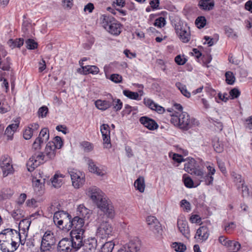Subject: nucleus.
I'll return each mask as SVG.
<instances>
[{"instance_id": "1", "label": "nucleus", "mask_w": 252, "mask_h": 252, "mask_svg": "<svg viewBox=\"0 0 252 252\" xmlns=\"http://www.w3.org/2000/svg\"><path fill=\"white\" fill-rule=\"evenodd\" d=\"M20 242V233L15 229L6 228L0 232V249L2 252H15Z\"/></svg>"}, {"instance_id": "2", "label": "nucleus", "mask_w": 252, "mask_h": 252, "mask_svg": "<svg viewBox=\"0 0 252 252\" xmlns=\"http://www.w3.org/2000/svg\"><path fill=\"white\" fill-rule=\"evenodd\" d=\"M171 116L170 122L171 124L184 130H188L199 124L196 119L191 118L189 114L186 112H182L181 114L175 112Z\"/></svg>"}, {"instance_id": "3", "label": "nucleus", "mask_w": 252, "mask_h": 252, "mask_svg": "<svg viewBox=\"0 0 252 252\" xmlns=\"http://www.w3.org/2000/svg\"><path fill=\"white\" fill-rule=\"evenodd\" d=\"M68 224H66L64 226L65 231H67L72 229L70 233V237H77L79 240L82 241L85 232L84 219L79 216H76L72 219L70 216Z\"/></svg>"}, {"instance_id": "4", "label": "nucleus", "mask_w": 252, "mask_h": 252, "mask_svg": "<svg viewBox=\"0 0 252 252\" xmlns=\"http://www.w3.org/2000/svg\"><path fill=\"white\" fill-rule=\"evenodd\" d=\"M102 26L110 33L114 35H119L122 31V24L113 17L103 15L100 17Z\"/></svg>"}, {"instance_id": "5", "label": "nucleus", "mask_w": 252, "mask_h": 252, "mask_svg": "<svg viewBox=\"0 0 252 252\" xmlns=\"http://www.w3.org/2000/svg\"><path fill=\"white\" fill-rule=\"evenodd\" d=\"M82 245V241L77 237L71 239L63 238L59 241L57 250L58 252H74L77 251Z\"/></svg>"}, {"instance_id": "6", "label": "nucleus", "mask_w": 252, "mask_h": 252, "mask_svg": "<svg viewBox=\"0 0 252 252\" xmlns=\"http://www.w3.org/2000/svg\"><path fill=\"white\" fill-rule=\"evenodd\" d=\"M95 233L97 238L106 239L113 235V228L108 221L103 220L97 226Z\"/></svg>"}, {"instance_id": "7", "label": "nucleus", "mask_w": 252, "mask_h": 252, "mask_svg": "<svg viewBox=\"0 0 252 252\" xmlns=\"http://www.w3.org/2000/svg\"><path fill=\"white\" fill-rule=\"evenodd\" d=\"M86 193L97 206L107 198L101 190L95 186L88 188Z\"/></svg>"}, {"instance_id": "8", "label": "nucleus", "mask_w": 252, "mask_h": 252, "mask_svg": "<svg viewBox=\"0 0 252 252\" xmlns=\"http://www.w3.org/2000/svg\"><path fill=\"white\" fill-rule=\"evenodd\" d=\"M70 216L68 213L63 211L56 212L53 217L54 222L58 227L65 231L64 226L70 221Z\"/></svg>"}, {"instance_id": "9", "label": "nucleus", "mask_w": 252, "mask_h": 252, "mask_svg": "<svg viewBox=\"0 0 252 252\" xmlns=\"http://www.w3.org/2000/svg\"><path fill=\"white\" fill-rule=\"evenodd\" d=\"M56 239L54 233L51 231L45 232L42 238L40 249L43 252H49L55 244Z\"/></svg>"}, {"instance_id": "10", "label": "nucleus", "mask_w": 252, "mask_h": 252, "mask_svg": "<svg viewBox=\"0 0 252 252\" xmlns=\"http://www.w3.org/2000/svg\"><path fill=\"white\" fill-rule=\"evenodd\" d=\"M47 161L48 160L43 153L41 152L35 154L29 159L27 162L28 170L32 172L40 164H43Z\"/></svg>"}, {"instance_id": "11", "label": "nucleus", "mask_w": 252, "mask_h": 252, "mask_svg": "<svg viewBox=\"0 0 252 252\" xmlns=\"http://www.w3.org/2000/svg\"><path fill=\"white\" fill-rule=\"evenodd\" d=\"M49 139V130L47 128H42L38 136L35 139L32 146V148L34 150H39L42 146L46 143Z\"/></svg>"}, {"instance_id": "12", "label": "nucleus", "mask_w": 252, "mask_h": 252, "mask_svg": "<svg viewBox=\"0 0 252 252\" xmlns=\"http://www.w3.org/2000/svg\"><path fill=\"white\" fill-rule=\"evenodd\" d=\"M103 212L107 218L112 219L115 216V212L112 203L108 198H106L97 206Z\"/></svg>"}, {"instance_id": "13", "label": "nucleus", "mask_w": 252, "mask_h": 252, "mask_svg": "<svg viewBox=\"0 0 252 252\" xmlns=\"http://www.w3.org/2000/svg\"><path fill=\"white\" fill-rule=\"evenodd\" d=\"M0 166L4 177L13 173L14 169L11 164V159L8 156H3L1 157Z\"/></svg>"}, {"instance_id": "14", "label": "nucleus", "mask_w": 252, "mask_h": 252, "mask_svg": "<svg viewBox=\"0 0 252 252\" xmlns=\"http://www.w3.org/2000/svg\"><path fill=\"white\" fill-rule=\"evenodd\" d=\"M141 247L138 240H130L121 247L117 252H138Z\"/></svg>"}, {"instance_id": "15", "label": "nucleus", "mask_w": 252, "mask_h": 252, "mask_svg": "<svg viewBox=\"0 0 252 252\" xmlns=\"http://www.w3.org/2000/svg\"><path fill=\"white\" fill-rule=\"evenodd\" d=\"M175 30L180 39L184 43L188 42L190 39V33L189 27L181 25L176 26Z\"/></svg>"}, {"instance_id": "16", "label": "nucleus", "mask_w": 252, "mask_h": 252, "mask_svg": "<svg viewBox=\"0 0 252 252\" xmlns=\"http://www.w3.org/2000/svg\"><path fill=\"white\" fill-rule=\"evenodd\" d=\"M70 176L73 186L76 189H79L83 184L85 180L81 177V173L79 171L72 169L68 171Z\"/></svg>"}, {"instance_id": "17", "label": "nucleus", "mask_w": 252, "mask_h": 252, "mask_svg": "<svg viewBox=\"0 0 252 252\" xmlns=\"http://www.w3.org/2000/svg\"><path fill=\"white\" fill-rule=\"evenodd\" d=\"M177 226L182 235L189 239L190 237V231L188 223L185 218H182L178 220Z\"/></svg>"}, {"instance_id": "18", "label": "nucleus", "mask_w": 252, "mask_h": 252, "mask_svg": "<svg viewBox=\"0 0 252 252\" xmlns=\"http://www.w3.org/2000/svg\"><path fill=\"white\" fill-rule=\"evenodd\" d=\"M104 147L106 148L111 147L109 126L107 124H103L100 126Z\"/></svg>"}, {"instance_id": "19", "label": "nucleus", "mask_w": 252, "mask_h": 252, "mask_svg": "<svg viewBox=\"0 0 252 252\" xmlns=\"http://www.w3.org/2000/svg\"><path fill=\"white\" fill-rule=\"evenodd\" d=\"M147 224L155 233L160 234L161 233V227L157 218L154 216H148L146 219Z\"/></svg>"}, {"instance_id": "20", "label": "nucleus", "mask_w": 252, "mask_h": 252, "mask_svg": "<svg viewBox=\"0 0 252 252\" xmlns=\"http://www.w3.org/2000/svg\"><path fill=\"white\" fill-rule=\"evenodd\" d=\"M39 128L38 123H35L29 125L25 129L23 132V137L26 140L30 139L33 135L37 132Z\"/></svg>"}, {"instance_id": "21", "label": "nucleus", "mask_w": 252, "mask_h": 252, "mask_svg": "<svg viewBox=\"0 0 252 252\" xmlns=\"http://www.w3.org/2000/svg\"><path fill=\"white\" fill-rule=\"evenodd\" d=\"M86 161L88 165L89 170L91 172L95 173L99 176H103L105 175V171L97 167L93 159L90 158H86Z\"/></svg>"}, {"instance_id": "22", "label": "nucleus", "mask_w": 252, "mask_h": 252, "mask_svg": "<svg viewBox=\"0 0 252 252\" xmlns=\"http://www.w3.org/2000/svg\"><path fill=\"white\" fill-rule=\"evenodd\" d=\"M209 235V230L207 226H200L196 231L194 238L198 241L206 240Z\"/></svg>"}, {"instance_id": "23", "label": "nucleus", "mask_w": 252, "mask_h": 252, "mask_svg": "<svg viewBox=\"0 0 252 252\" xmlns=\"http://www.w3.org/2000/svg\"><path fill=\"white\" fill-rule=\"evenodd\" d=\"M55 146V144L53 142H49L46 144L43 153L48 160L53 159L56 156V149Z\"/></svg>"}, {"instance_id": "24", "label": "nucleus", "mask_w": 252, "mask_h": 252, "mask_svg": "<svg viewBox=\"0 0 252 252\" xmlns=\"http://www.w3.org/2000/svg\"><path fill=\"white\" fill-rule=\"evenodd\" d=\"M83 250L86 252H94L95 250L97 247V241L94 238L88 239L85 240L84 242H82Z\"/></svg>"}, {"instance_id": "25", "label": "nucleus", "mask_w": 252, "mask_h": 252, "mask_svg": "<svg viewBox=\"0 0 252 252\" xmlns=\"http://www.w3.org/2000/svg\"><path fill=\"white\" fill-rule=\"evenodd\" d=\"M139 122L150 130H155L158 127V124L154 120L146 116L141 117L139 119Z\"/></svg>"}, {"instance_id": "26", "label": "nucleus", "mask_w": 252, "mask_h": 252, "mask_svg": "<svg viewBox=\"0 0 252 252\" xmlns=\"http://www.w3.org/2000/svg\"><path fill=\"white\" fill-rule=\"evenodd\" d=\"M215 3L213 0H199L198 6L202 10H211L213 9Z\"/></svg>"}, {"instance_id": "27", "label": "nucleus", "mask_w": 252, "mask_h": 252, "mask_svg": "<svg viewBox=\"0 0 252 252\" xmlns=\"http://www.w3.org/2000/svg\"><path fill=\"white\" fill-rule=\"evenodd\" d=\"M96 107L101 110H105L111 106L110 98L108 100L98 99L95 101Z\"/></svg>"}, {"instance_id": "28", "label": "nucleus", "mask_w": 252, "mask_h": 252, "mask_svg": "<svg viewBox=\"0 0 252 252\" xmlns=\"http://www.w3.org/2000/svg\"><path fill=\"white\" fill-rule=\"evenodd\" d=\"M90 210L86 208L83 204L79 205L77 209V216L84 219H88L89 217Z\"/></svg>"}, {"instance_id": "29", "label": "nucleus", "mask_w": 252, "mask_h": 252, "mask_svg": "<svg viewBox=\"0 0 252 252\" xmlns=\"http://www.w3.org/2000/svg\"><path fill=\"white\" fill-rule=\"evenodd\" d=\"M64 177L63 174L59 173H56L51 179L52 185L56 188H60L62 185V179Z\"/></svg>"}, {"instance_id": "30", "label": "nucleus", "mask_w": 252, "mask_h": 252, "mask_svg": "<svg viewBox=\"0 0 252 252\" xmlns=\"http://www.w3.org/2000/svg\"><path fill=\"white\" fill-rule=\"evenodd\" d=\"M134 186L136 190H138L140 192H143L145 188L144 177L140 176L135 181Z\"/></svg>"}, {"instance_id": "31", "label": "nucleus", "mask_w": 252, "mask_h": 252, "mask_svg": "<svg viewBox=\"0 0 252 252\" xmlns=\"http://www.w3.org/2000/svg\"><path fill=\"white\" fill-rule=\"evenodd\" d=\"M84 74L91 73L92 74H97L99 72V69L95 65H86L82 66Z\"/></svg>"}, {"instance_id": "32", "label": "nucleus", "mask_w": 252, "mask_h": 252, "mask_svg": "<svg viewBox=\"0 0 252 252\" xmlns=\"http://www.w3.org/2000/svg\"><path fill=\"white\" fill-rule=\"evenodd\" d=\"M115 246L113 241L105 242L101 247L98 252H112Z\"/></svg>"}, {"instance_id": "33", "label": "nucleus", "mask_w": 252, "mask_h": 252, "mask_svg": "<svg viewBox=\"0 0 252 252\" xmlns=\"http://www.w3.org/2000/svg\"><path fill=\"white\" fill-rule=\"evenodd\" d=\"M7 44L12 49L16 47L20 48L24 44V39L23 38H17L15 40L11 39L8 41Z\"/></svg>"}, {"instance_id": "34", "label": "nucleus", "mask_w": 252, "mask_h": 252, "mask_svg": "<svg viewBox=\"0 0 252 252\" xmlns=\"http://www.w3.org/2000/svg\"><path fill=\"white\" fill-rule=\"evenodd\" d=\"M110 102H111V106L113 105L114 110L118 111L120 110L123 106V102L120 99L114 98L110 94Z\"/></svg>"}, {"instance_id": "35", "label": "nucleus", "mask_w": 252, "mask_h": 252, "mask_svg": "<svg viewBox=\"0 0 252 252\" xmlns=\"http://www.w3.org/2000/svg\"><path fill=\"white\" fill-rule=\"evenodd\" d=\"M123 94L127 97L133 100H140L141 99L138 93L133 92L128 90H125L123 91Z\"/></svg>"}, {"instance_id": "36", "label": "nucleus", "mask_w": 252, "mask_h": 252, "mask_svg": "<svg viewBox=\"0 0 252 252\" xmlns=\"http://www.w3.org/2000/svg\"><path fill=\"white\" fill-rule=\"evenodd\" d=\"M14 192L9 188H4L1 189L0 192V197L2 199L10 198L13 195Z\"/></svg>"}, {"instance_id": "37", "label": "nucleus", "mask_w": 252, "mask_h": 252, "mask_svg": "<svg viewBox=\"0 0 252 252\" xmlns=\"http://www.w3.org/2000/svg\"><path fill=\"white\" fill-rule=\"evenodd\" d=\"M31 221L29 219H23L20 221L19 227L20 230L23 231L24 232L29 230Z\"/></svg>"}, {"instance_id": "38", "label": "nucleus", "mask_w": 252, "mask_h": 252, "mask_svg": "<svg viewBox=\"0 0 252 252\" xmlns=\"http://www.w3.org/2000/svg\"><path fill=\"white\" fill-rule=\"evenodd\" d=\"M175 85L176 87L180 91L183 95L187 98H189L190 97V93L187 90L186 85H183L180 82L176 83Z\"/></svg>"}, {"instance_id": "39", "label": "nucleus", "mask_w": 252, "mask_h": 252, "mask_svg": "<svg viewBox=\"0 0 252 252\" xmlns=\"http://www.w3.org/2000/svg\"><path fill=\"white\" fill-rule=\"evenodd\" d=\"M195 168V161L194 160H190L185 163V170L190 174H192V172Z\"/></svg>"}, {"instance_id": "40", "label": "nucleus", "mask_w": 252, "mask_h": 252, "mask_svg": "<svg viewBox=\"0 0 252 252\" xmlns=\"http://www.w3.org/2000/svg\"><path fill=\"white\" fill-rule=\"evenodd\" d=\"M20 244L22 246H26L27 249H32L34 247V240L33 238L21 239Z\"/></svg>"}, {"instance_id": "41", "label": "nucleus", "mask_w": 252, "mask_h": 252, "mask_svg": "<svg viewBox=\"0 0 252 252\" xmlns=\"http://www.w3.org/2000/svg\"><path fill=\"white\" fill-rule=\"evenodd\" d=\"M225 81L227 84L232 85L235 82V77L231 71H227L225 74Z\"/></svg>"}, {"instance_id": "42", "label": "nucleus", "mask_w": 252, "mask_h": 252, "mask_svg": "<svg viewBox=\"0 0 252 252\" xmlns=\"http://www.w3.org/2000/svg\"><path fill=\"white\" fill-rule=\"evenodd\" d=\"M214 180L213 177L209 174H204L201 180H200V182L197 184V186L200 184V182H204L205 183V185L207 186H209L213 184Z\"/></svg>"}, {"instance_id": "43", "label": "nucleus", "mask_w": 252, "mask_h": 252, "mask_svg": "<svg viewBox=\"0 0 252 252\" xmlns=\"http://www.w3.org/2000/svg\"><path fill=\"white\" fill-rule=\"evenodd\" d=\"M171 247L177 252H184L187 249L186 245L181 243H173Z\"/></svg>"}, {"instance_id": "44", "label": "nucleus", "mask_w": 252, "mask_h": 252, "mask_svg": "<svg viewBox=\"0 0 252 252\" xmlns=\"http://www.w3.org/2000/svg\"><path fill=\"white\" fill-rule=\"evenodd\" d=\"M11 62L9 58H7L3 62H0V68L4 71H9L11 68Z\"/></svg>"}, {"instance_id": "45", "label": "nucleus", "mask_w": 252, "mask_h": 252, "mask_svg": "<svg viewBox=\"0 0 252 252\" xmlns=\"http://www.w3.org/2000/svg\"><path fill=\"white\" fill-rule=\"evenodd\" d=\"M106 78L117 84L122 83L123 80L122 76L121 75L116 73L111 74L109 77L106 76Z\"/></svg>"}, {"instance_id": "46", "label": "nucleus", "mask_w": 252, "mask_h": 252, "mask_svg": "<svg viewBox=\"0 0 252 252\" xmlns=\"http://www.w3.org/2000/svg\"><path fill=\"white\" fill-rule=\"evenodd\" d=\"M219 241L221 245L226 247H231L233 243V241L228 240L223 236H220L219 238Z\"/></svg>"}, {"instance_id": "47", "label": "nucleus", "mask_w": 252, "mask_h": 252, "mask_svg": "<svg viewBox=\"0 0 252 252\" xmlns=\"http://www.w3.org/2000/svg\"><path fill=\"white\" fill-rule=\"evenodd\" d=\"M195 24L199 28H203L206 24V20L204 16L198 17L195 20Z\"/></svg>"}, {"instance_id": "48", "label": "nucleus", "mask_w": 252, "mask_h": 252, "mask_svg": "<svg viewBox=\"0 0 252 252\" xmlns=\"http://www.w3.org/2000/svg\"><path fill=\"white\" fill-rule=\"evenodd\" d=\"M23 211L20 209H14L12 212V216L16 220H20L23 216Z\"/></svg>"}, {"instance_id": "49", "label": "nucleus", "mask_w": 252, "mask_h": 252, "mask_svg": "<svg viewBox=\"0 0 252 252\" xmlns=\"http://www.w3.org/2000/svg\"><path fill=\"white\" fill-rule=\"evenodd\" d=\"M144 104L149 108L152 110H154L155 106H156V103H155L152 99L149 98H145L143 99Z\"/></svg>"}, {"instance_id": "50", "label": "nucleus", "mask_w": 252, "mask_h": 252, "mask_svg": "<svg viewBox=\"0 0 252 252\" xmlns=\"http://www.w3.org/2000/svg\"><path fill=\"white\" fill-rule=\"evenodd\" d=\"M26 47L28 49L33 50L37 48V44L34 40L28 39L26 41Z\"/></svg>"}, {"instance_id": "51", "label": "nucleus", "mask_w": 252, "mask_h": 252, "mask_svg": "<svg viewBox=\"0 0 252 252\" xmlns=\"http://www.w3.org/2000/svg\"><path fill=\"white\" fill-rule=\"evenodd\" d=\"M166 21L164 17H160L157 18L154 23V25L158 28H162L165 25Z\"/></svg>"}, {"instance_id": "52", "label": "nucleus", "mask_w": 252, "mask_h": 252, "mask_svg": "<svg viewBox=\"0 0 252 252\" xmlns=\"http://www.w3.org/2000/svg\"><path fill=\"white\" fill-rule=\"evenodd\" d=\"M241 94L240 91L237 88H233L229 92V97L230 99H233L238 97Z\"/></svg>"}, {"instance_id": "53", "label": "nucleus", "mask_w": 252, "mask_h": 252, "mask_svg": "<svg viewBox=\"0 0 252 252\" xmlns=\"http://www.w3.org/2000/svg\"><path fill=\"white\" fill-rule=\"evenodd\" d=\"M19 124H20V120H19V119L17 118L15 121V123L14 124H12L11 125H9L7 127V131L8 132V130H11L13 131H14V132H15V131H16L17 129L19 127Z\"/></svg>"}, {"instance_id": "54", "label": "nucleus", "mask_w": 252, "mask_h": 252, "mask_svg": "<svg viewBox=\"0 0 252 252\" xmlns=\"http://www.w3.org/2000/svg\"><path fill=\"white\" fill-rule=\"evenodd\" d=\"M81 145L83 148L84 151L86 152H91L93 150L94 148L93 145L92 143L87 141L82 142Z\"/></svg>"}, {"instance_id": "55", "label": "nucleus", "mask_w": 252, "mask_h": 252, "mask_svg": "<svg viewBox=\"0 0 252 252\" xmlns=\"http://www.w3.org/2000/svg\"><path fill=\"white\" fill-rule=\"evenodd\" d=\"M231 175L233 178L234 182L236 183H240V185H241L242 183H244V181L243 180L241 175L233 172L231 173Z\"/></svg>"}, {"instance_id": "56", "label": "nucleus", "mask_w": 252, "mask_h": 252, "mask_svg": "<svg viewBox=\"0 0 252 252\" xmlns=\"http://www.w3.org/2000/svg\"><path fill=\"white\" fill-rule=\"evenodd\" d=\"M55 144V147L57 149H61L63 145V142L62 138L60 136H56L54 139V141H52Z\"/></svg>"}, {"instance_id": "57", "label": "nucleus", "mask_w": 252, "mask_h": 252, "mask_svg": "<svg viewBox=\"0 0 252 252\" xmlns=\"http://www.w3.org/2000/svg\"><path fill=\"white\" fill-rule=\"evenodd\" d=\"M48 112V108L46 106H43L39 108L38 111V116L40 117H45Z\"/></svg>"}, {"instance_id": "58", "label": "nucleus", "mask_w": 252, "mask_h": 252, "mask_svg": "<svg viewBox=\"0 0 252 252\" xmlns=\"http://www.w3.org/2000/svg\"><path fill=\"white\" fill-rule=\"evenodd\" d=\"M184 179V183L185 186L189 188H193V182L192 180L189 177H185V175L183 176Z\"/></svg>"}, {"instance_id": "59", "label": "nucleus", "mask_w": 252, "mask_h": 252, "mask_svg": "<svg viewBox=\"0 0 252 252\" xmlns=\"http://www.w3.org/2000/svg\"><path fill=\"white\" fill-rule=\"evenodd\" d=\"M201 59L203 62V65L208 67L209 65L208 64L211 62L212 58L210 55H207L206 56H202Z\"/></svg>"}, {"instance_id": "60", "label": "nucleus", "mask_w": 252, "mask_h": 252, "mask_svg": "<svg viewBox=\"0 0 252 252\" xmlns=\"http://www.w3.org/2000/svg\"><path fill=\"white\" fill-rule=\"evenodd\" d=\"M236 228V224L233 222H230L224 226V230L227 233H230Z\"/></svg>"}, {"instance_id": "61", "label": "nucleus", "mask_w": 252, "mask_h": 252, "mask_svg": "<svg viewBox=\"0 0 252 252\" xmlns=\"http://www.w3.org/2000/svg\"><path fill=\"white\" fill-rule=\"evenodd\" d=\"M192 175L196 176L198 181L200 182V180L202 179L204 175V172L202 170L195 168L193 171Z\"/></svg>"}, {"instance_id": "62", "label": "nucleus", "mask_w": 252, "mask_h": 252, "mask_svg": "<svg viewBox=\"0 0 252 252\" xmlns=\"http://www.w3.org/2000/svg\"><path fill=\"white\" fill-rule=\"evenodd\" d=\"M181 206L187 212L190 210V204L189 202L185 199H183L181 201Z\"/></svg>"}, {"instance_id": "63", "label": "nucleus", "mask_w": 252, "mask_h": 252, "mask_svg": "<svg viewBox=\"0 0 252 252\" xmlns=\"http://www.w3.org/2000/svg\"><path fill=\"white\" fill-rule=\"evenodd\" d=\"M10 106L0 102V113L4 114L10 111Z\"/></svg>"}, {"instance_id": "64", "label": "nucleus", "mask_w": 252, "mask_h": 252, "mask_svg": "<svg viewBox=\"0 0 252 252\" xmlns=\"http://www.w3.org/2000/svg\"><path fill=\"white\" fill-rule=\"evenodd\" d=\"M33 183V186L35 190H37L38 191H39L40 189L42 187V183H40V180L38 179H35L33 180L32 181Z\"/></svg>"}]
</instances>
